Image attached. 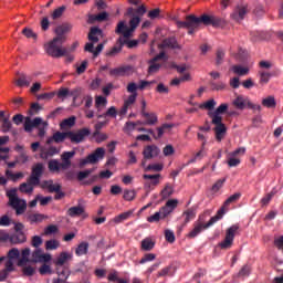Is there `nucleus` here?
Wrapping results in <instances>:
<instances>
[{
  "label": "nucleus",
  "mask_w": 283,
  "mask_h": 283,
  "mask_svg": "<svg viewBox=\"0 0 283 283\" xmlns=\"http://www.w3.org/2000/svg\"><path fill=\"white\" fill-rule=\"evenodd\" d=\"M146 13L147 7H145V4H142L137 9L129 7L126 11V17H132L129 20L130 28L125 24V21H120L118 22L115 32L117 34H123L125 39H129L132 33L138 28V25H140V17H144Z\"/></svg>",
  "instance_id": "f257e3e1"
},
{
  "label": "nucleus",
  "mask_w": 283,
  "mask_h": 283,
  "mask_svg": "<svg viewBox=\"0 0 283 283\" xmlns=\"http://www.w3.org/2000/svg\"><path fill=\"white\" fill-rule=\"evenodd\" d=\"M202 24L219 28V25H222V19L207 14H203L200 18L190 14L186 18V21H177V28H186L188 34H193V32H196Z\"/></svg>",
  "instance_id": "f03ea898"
},
{
  "label": "nucleus",
  "mask_w": 283,
  "mask_h": 283,
  "mask_svg": "<svg viewBox=\"0 0 283 283\" xmlns=\"http://www.w3.org/2000/svg\"><path fill=\"white\" fill-rule=\"evenodd\" d=\"M227 112H229V104L223 103L218 106L214 112L208 113L212 125H214V134L218 143H221L222 138H224V135L227 134V126L222 123V114H227Z\"/></svg>",
  "instance_id": "7ed1b4c3"
},
{
  "label": "nucleus",
  "mask_w": 283,
  "mask_h": 283,
  "mask_svg": "<svg viewBox=\"0 0 283 283\" xmlns=\"http://www.w3.org/2000/svg\"><path fill=\"white\" fill-rule=\"evenodd\" d=\"M7 197L9 198L10 207L14 209L15 213L18 216H23V213H25V210L28 209V201L17 196V188H12L7 191Z\"/></svg>",
  "instance_id": "20e7f679"
},
{
  "label": "nucleus",
  "mask_w": 283,
  "mask_h": 283,
  "mask_svg": "<svg viewBox=\"0 0 283 283\" xmlns=\"http://www.w3.org/2000/svg\"><path fill=\"white\" fill-rule=\"evenodd\" d=\"M65 42L53 38V40L44 46L46 54H49V56H52L53 59H61V56H65V54H67V49H62V45Z\"/></svg>",
  "instance_id": "39448f33"
},
{
  "label": "nucleus",
  "mask_w": 283,
  "mask_h": 283,
  "mask_svg": "<svg viewBox=\"0 0 283 283\" xmlns=\"http://www.w3.org/2000/svg\"><path fill=\"white\" fill-rule=\"evenodd\" d=\"M219 220L220 217L213 216L207 223H202V221L199 218V220L193 223V229L188 233V238H198L201 231H205V229H209V227H213V224H216V222H218Z\"/></svg>",
  "instance_id": "423d86ee"
},
{
  "label": "nucleus",
  "mask_w": 283,
  "mask_h": 283,
  "mask_svg": "<svg viewBox=\"0 0 283 283\" xmlns=\"http://www.w3.org/2000/svg\"><path fill=\"white\" fill-rule=\"evenodd\" d=\"M239 229L240 226L238 224H233L232 227L227 229L224 240L219 243L220 249L227 250L233 247V240H235V233H238Z\"/></svg>",
  "instance_id": "0eeeda50"
},
{
  "label": "nucleus",
  "mask_w": 283,
  "mask_h": 283,
  "mask_svg": "<svg viewBox=\"0 0 283 283\" xmlns=\"http://www.w3.org/2000/svg\"><path fill=\"white\" fill-rule=\"evenodd\" d=\"M105 158V148L99 147L94 153L88 155L85 159L80 161L81 167H85V165H96L98 160H103Z\"/></svg>",
  "instance_id": "6e6552de"
},
{
  "label": "nucleus",
  "mask_w": 283,
  "mask_h": 283,
  "mask_svg": "<svg viewBox=\"0 0 283 283\" xmlns=\"http://www.w3.org/2000/svg\"><path fill=\"white\" fill-rule=\"evenodd\" d=\"M90 134H92V130H90L87 127L78 129L77 132L69 130V139L74 145H78L80 143H83V140H85Z\"/></svg>",
  "instance_id": "1a4fd4ad"
},
{
  "label": "nucleus",
  "mask_w": 283,
  "mask_h": 283,
  "mask_svg": "<svg viewBox=\"0 0 283 283\" xmlns=\"http://www.w3.org/2000/svg\"><path fill=\"white\" fill-rule=\"evenodd\" d=\"M45 170V166L42 163H38L32 167L31 176L28 178V182L30 185H41V176H43V171Z\"/></svg>",
  "instance_id": "9d476101"
},
{
  "label": "nucleus",
  "mask_w": 283,
  "mask_h": 283,
  "mask_svg": "<svg viewBox=\"0 0 283 283\" xmlns=\"http://www.w3.org/2000/svg\"><path fill=\"white\" fill-rule=\"evenodd\" d=\"M242 198V193L235 192L234 195H231L222 205V207L217 211V216L214 218H219V220H222L224 218V213H227V210L229 209L230 205H233V202H238Z\"/></svg>",
  "instance_id": "9b49d317"
},
{
  "label": "nucleus",
  "mask_w": 283,
  "mask_h": 283,
  "mask_svg": "<svg viewBox=\"0 0 283 283\" xmlns=\"http://www.w3.org/2000/svg\"><path fill=\"white\" fill-rule=\"evenodd\" d=\"M167 59L168 57H167V54L165 53V51H161L155 57L149 60L148 74H156V72H158L160 70V67H163V65L160 63H158V61H167Z\"/></svg>",
  "instance_id": "f8f14e48"
},
{
  "label": "nucleus",
  "mask_w": 283,
  "mask_h": 283,
  "mask_svg": "<svg viewBox=\"0 0 283 283\" xmlns=\"http://www.w3.org/2000/svg\"><path fill=\"white\" fill-rule=\"evenodd\" d=\"M72 28H74V25H72V23H70V22H65V23L56 27L55 28V34H56L55 39L65 43V41H67V36H65V34H67V32H72Z\"/></svg>",
  "instance_id": "ddd939ff"
},
{
  "label": "nucleus",
  "mask_w": 283,
  "mask_h": 283,
  "mask_svg": "<svg viewBox=\"0 0 283 283\" xmlns=\"http://www.w3.org/2000/svg\"><path fill=\"white\" fill-rule=\"evenodd\" d=\"M159 50H181L182 46L178 44V40H176V36L166 38L163 40L160 44H158Z\"/></svg>",
  "instance_id": "4468645a"
},
{
  "label": "nucleus",
  "mask_w": 283,
  "mask_h": 283,
  "mask_svg": "<svg viewBox=\"0 0 283 283\" xmlns=\"http://www.w3.org/2000/svg\"><path fill=\"white\" fill-rule=\"evenodd\" d=\"M74 156H76V151L72 150V151H64L61 155V167L62 170L65 171L67 169H70L72 167V158H74Z\"/></svg>",
  "instance_id": "2eb2a0df"
},
{
  "label": "nucleus",
  "mask_w": 283,
  "mask_h": 283,
  "mask_svg": "<svg viewBox=\"0 0 283 283\" xmlns=\"http://www.w3.org/2000/svg\"><path fill=\"white\" fill-rule=\"evenodd\" d=\"M74 156H76V151L72 150V151H64L61 155V167L62 170L65 171L67 169H70L72 167V158H74Z\"/></svg>",
  "instance_id": "dca6fc26"
},
{
  "label": "nucleus",
  "mask_w": 283,
  "mask_h": 283,
  "mask_svg": "<svg viewBox=\"0 0 283 283\" xmlns=\"http://www.w3.org/2000/svg\"><path fill=\"white\" fill-rule=\"evenodd\" d=\"M160 154V148L156 145H148L143 150L144 160H151Z\"/></svg>",
  "instance_id": "f3484780"
},
{
  "label": "nucleus",
  "mask_w": 283,
  "mask_h": 283,
  "mask_svg": "<svg viewBox=\"0 0 283 283\" xmlns=\"http://www.w3.org/2000/svg\"><path fill=\"white\" fill-rule=\"evenodd\" d=\"M248 13H249V8H248L247 4L239 6V7H237V9L231 14V18L234 21H243L244 17H247Z\"/></svg>",
  "instance_id": "a211bd4d"
},
{
  "label": "nucleus",
  "mask_w": 283,
  "mask_h": 283,
  "mask_svg": "<svg viewBox=\"0 0 283 283\" xmlns=\"http://www.w3.org/2000/svg\"><path fill=\"white\" fill-rule=\"evenodd\" d=\"M101 36H103V30L98 27H92L90 29L87 39L88 41H91L92 43H98V41H101Z\"/></svg>",
  "instance_id": "6ab92c4d"
},
{
  "label": "nucleus",
  "mask_w": 283,
  "mask_h": 283,
  "mask_svg": "<svg viewBox=\"0 0 283 283\" xmlns=\"http://www.w3.org/2000/svg\"><path fill=\"white\" fill-rule=\"evenodd\" d=\"M133 67L130 65L119 66L109 71L111 76H129Z\"/></svg>",
  "instance_id": "aec40b11"
},
{
  "label": "nucleus",
  "mask_w": 283,
  "mask_h": 283,
  "mask_svg": "<svg viewBox=\"0 0 283 283\" xmlns=\"http://www.w3.org/2000/svg\"><path fill=\"white\" fill-rule=\"evenodd\" d=\"M19 76L15 81V85L18 87H30V83H32V76L27 75L25 73H17Z\"/></svg>",
  "instance_id": "412c9836"
},
{
  "label": "nucleus",
  "mask_w": 283,
  "mask_h": 283,
  "mask_svg": "<svg viewBox=\"0 0 283 283\" xmlns=\"http://www.w3.org/2000/svg\"><path fill=\"white\" fill-rule=\"evenodd\" d=\"M249 103H251V101L244 95H238L233 101V105L237 109H247Z\"/></svg>",
  "instance_id": "4be33fe9"
},
{
  "label": "nucleus",
  "mask_w": 283,
  "mask_h": 283,
  "mask_svg": "<svg viewBox=\"0 0 283 283\" xmlns=\"http://www.w3.org/2000/svg\"><path fill=\"white\" fill-rule=\"evenodd\" d=\"M65 138H69V132H64V133L56 132L53 134L52 137H50L46 140V145H52V143H56V144L64 143Z\"/></svg>",
  "instance_id": "5701e85b"
},
{
  "label": "nucleus",
  "mask_w": 283,
  "mask_h": 283,
  "mask_svg": "<svg viewBox=\"0 0 283 283\" xmlns=\"http://www.w3.org/2000/svg\"><path fill=\"white\" fill-rule=\"evenodd\" d=\"M27 219L31 224H39L43 222L44 220H48V216L42 213H28Z\"/></svg>",
  "instance_id": "b1692460"
},
{
  "label": "nucleus",
  "mask_w": 283,
  "mask_h": 283,
  "mask_svg": "<svg viewBox=\"0 0 283 283\" xmlns=\"http://www.w3.org/2000/svg\"><path fill=\"white\" fill-rule=\"evenodd\" d=\"M48 169L51 174H61L63 166H61L59 159H51L48 161Z\"/></svg>",
  "instance_id": "393cba45"
},
{
  "label": "nucleus",
  "mask_w": 283,
  "mask_h": 283,
  "mask_svg": "<svg viewBox=\"0 0 283 283\" xmlns=\"http://www.w3.org/2000/svg\"><path fill=\"white\" fill-rule=\"evenodd\" d=\"M125 43L126 41L123 40V36H119L117 40V45L107 51L106 56H116V54L123 50V45H125Z\"/></svg>",
  "instance_id": "a878e982"
},
{
  "label": "nucleus",
  "mask_w": 283,
  "mask_h": 283,
  "mask_svg": "<svg viewBox=\"0 0 283 283\" xmlns=\"http://www.w3.org/2000/svg\"><path fill=\"white\" fill-rule=\"evenodd\" d=\"M42 189H48L50 193H56L61 189V185L54 184L52 180H45L42 182Z\"/></svg>",
  "instance_id": "bb28decb"
},
{
  "label": "nucleus",
  "mask_w": 283,
  "mask_h": 283,
  "mask_svg": "<svg viewBox=\"0 0 283 283\" xmlns=\"http://www.w3.org/2000/svg\"><path fill=\"white\" fill-rule=\"evenodd\" d=\"M107 107V97L103 95L95 96V108L97 112H103Z\"/></svg>",
  "instance_id": "cd10ccee"
},
{
  "label": "nucleus",
  "mask_w": 283,
  "mask_h": 283,
  "mask_svg": "<svg viewBox=\"0 0 283 283\" xmlns=\"http://www.w3.org/2000/svg\"><path fill=\"white\" fill-rule=\"evenodd\" d=\"M25 240H28V238L23 232H15L14 234H11V238H10L11 244H23Z\"/></svg>",
  "instance_id": "c85d7f7f"
},
{
  "label": "nucleus",
  "mask_w": 283,
  "mask_h": 283,
  "mask_svg": "<svg viewBox=\"0 0 283 283\" xmlns=\"http://www.w3.org/2000/svg\"><path fill=\"white\" fill-rule=\"evenodd\" d=\"M25 240H28V238L23 232H15L14 234H11V238H10L11 244H23Z\"/></svg>",
  "instance_id": "c756f323"
},
{
  "label": "nucleus",
  "mask_w": 283,
  "mask_h": 283,
  "mask_svg": "<svg viewBox=\"0 0 283 283\" xmlns=\"http://www.w3.org/2000/svg\"><path fill=\"white\" fill-rule=\"evenodd\" d=\"M67 260H72V254L69 252H62L54 261L55 266H64Z\"/></svg>",
  "instance_id": "7c9ffc66"
},
{
  "label": "nucleus",
  "mask_w": 283,
  "mask_h": 283,
  "mask_svg": "<svg viewBox=\"0 0 283 283\" xmlns=\"http://www.w3.org/2000/svg\"><path fill=\"white\" fill-rule=\"evenodd\" d=\"M133 213H134V211H132V210L123 212V213L116 216L113 219V222L115 224H120V222H125V220H129V218H132Z\"/></svg>",
  "instance_id": "2f4dec72"
},
{
  "label": "nucleus",
  "mask_w": 283,
  "mask_h": 283,
  "mask_svg": "<svg viewBox=\"0 0 283 283\" xmlns=\"http://www.w3.org/2000/svg\"><path fill=\"white\" fill-rule=\"evenodd\" d=\"M156 247V242L151 238H145L142 240V251H151Z\"/></svg>",
  "instance_id": "473e14b6"
},
{
  "label": "nucleus",
  "mask_w": 283,
  "mask_h": 283,
  "mask_svg": "<svg viewBox=\"0 0 283 283\" xmlns=\"http://www.w3.org/2000/svg\"><path fill=\"white\" fill-rule=\"evenodd\" d=\"M87 251H90V243L82 242L75 249V255H77L78 258H81V255H87Z\"/></svg>",
  "instance_id": "72a5a7b5"
},
{
  "label": "nucleus",
  "mask_w": 283,
  "mask_h": 283,
  "mask_svg": "<svg viewBox=\"0 0 283 283\" xmlns=\"http://www.w3.org/2000/svg\"><path fill=\"white\" fill-rule=\"evenodd\" d=\"M83 213H85V208L81 207V206L71 207L67 210V216H70L71 218H76L77 216H83Z\"/></svg>",
  "instance_id": "f704fd0d"
},
{
  "label": "nucleus",
  "mask_w": 283,
  "mask_h": 283,
  "mask_svg": "<svg viewBox=\"0 0 283 283\" xmlns=\"http://www.w3.org/2000/svg\"><path fill=\"white\" fill-rule=\"evenodd\" d=\"M39 185L30 184V181L22 182L19 187V191L21 193H32L34 191V187H38Z\"/></svg>",
  "instance_id": "c9c22d12"
},
{
  "label": "nucleus",
  "mask_w": 283,
  "mask_h": 283,
  "mask_svg": "<svg viewBox=\"0 0 283 283\" xmlns=\"http://www.w3.org/2000/svg\"><path fill=\"white\" fill-rule=\"evenodd\" d=\"M30 248L22 250V258L18 261V266H25L30 262Z\"/></svg>",
  "instance_id": "e433bc0d"
},
{
  "label": "nucleus",
  "mask_w": 283,
  "mask_h": 283,
  "mask_svg": "<svg viewBox=\"0 0 283 283\" xmlns=\"http://www.w3.org/2000/svg\"><path fill=\"white\" fill-rule=\"evenodd\" d=\"M182 217L185 218L182 227H187L190 220H196V210L188 209L182 213Z\"/></svg>",
  "instance_id": "4c0bfd02"
},
{
  "label": "nucleus",
  "mask_w": 283,
  "mask_h": 283,
  "mask_svg": "<svg viewBox=\"0 0 283 283\" xmlns=\"http://www.w3.org/2000/svg\"><path fill=\"white\" fill-rule=\"evenodd\" d=\"M171 196H174V187H171V184H166L165 188L160 191V197L163 200H167Z\"/></svg>",
  "instance_id": "58836bf2"
},
{
  "label": "nucleus",
  "mask_w": 283,
  "mask_h": 283,
  "mask_svg": "<svg viewBox=\"0 0 283 283\" xmlns=\"http://www.w3.org/2000/svg\"><path fill=\"white\" fill-rule=\"evenodd\" d=\"M216 105H218V103L216 102V99L211 98L200 104L199 109H208V112H213V109H216Z\"/></svg>",
  "instance_id": "ea45409f"
},
{
  "label": "nucleus",
  "mask_w": 283,
  "mask_h": 283,
  "mask_svg": "<svg viewBox=\"0 0 283 283\" xmlns=\"http://www.w3.org/2000/svg\"><path fill=\"white\" fill-rule=\"evenodd\" d=\"M76 125V117L71 116L69 118H65L61 122L60 127L61 129H65V127H74Z\"/></svg>",
  "instance_id": "a19ab883"
},
{
  "label": "nucleus",
  "mask_w": 283,
  "mask_h": 283,
  "mask_svg": "<svg viewBox=\"0 0 283 283\" xmlns=\"http://www.w3.org/2000/svg\"><path fill=\"white\" fill-rule=\"evenodd\" d=\"M262 105H263V107H268V109H273V107H275V105H277V103L275 102L274 96H268L262 99Z\"/></svg>",
  "instance_id": "79ce46f5"
},
{
  "label": "nucleus",
  "mask_w": 283,
  "mask_h": 283,
  "mask_svg": "<svg viewBox=\"0 0 283 283\" xmlns=\"http://www.w3.org/2000/svg\"><path fill=\"white\" fill-rule=\"evenodd\" d=\"M232 72L238 74V76H247L249 74V67H244L242 65L232 66Z\"/></svg>",
  "instance_id": "37998d69"
},
{
  "label": "nucleus",
  "mask_w": 283,
  "mask_h": 283,
  "mask_svg": "<svg viewBox=\"0 0 283 283\" xmlns=\"http://www.w3.org/2000/svg\"><path fill=\"white\" fill-rule=\"evenodd\" d=\"M55 271L59 277H62L64 280H67V277H70V269L65 266H56Z\"/></svg>",
  "instance_id": "c03bdc74"
},
{
  "label": "nucleus",
  "mask_w": 283,
  "mask_h": 283,
  "mask_svg": "<svg viewBox=\"0 0 283 283\" xmlns=\"http://www.w3.org/2000/svg\"><path fill=\"white\" fill-rule=\"evenodd\" d=\"M22 269V273L25 277H32V275H34V273H36V268L32 266V265H23L21 266Z\"/></svg>",
  "instance_id": "a18cd8bd"
},
{
  "label": "nucleus",
  "mask_w": 283,
  "mask_h": 283,
  "mask_svg": "<svg viewBox=\"0 0 283 283\" xmlns=\"http://www.w3.org/2000/svg\"><path fill=\"white\" fill-rule=\"evenodd\" d=\"M224 182H227V178H222V179L217 180L213 184V186L211 188V191L213 193H218L222 189V187H224Z\"/></svg>",
  "instance_id": "49530a36"
},
{
  "label": "nucleus",
  "mask_w": 283,
  "mask_h": 283,
  "mask_svg": "<svg viewBox=\"0 0 283 283\" xmlns=\"http://www.w3.org/2000/svg\"><path fill=\"white\" fill-rule=\"evenodd\" d=\"M7 178H10L13 182H17V180L23 178V172H12L11 170H6Z\"/></svg>",
  "instance_id": "de8ad7c7"
},
{
  "label": "nucleus",
  "mask_w": 283,
  "mask_h": 283,
  "mask_svg": "<svg viewBox=\"0 0 283 283\" xmlns=\"http://www.w3.org/2000/svg\"><path fill=\"white\" fill-rule=\"evenodd\" d=\"M59 241L55 239H51L45 242V249L46 251H55V249H59Z\"/></svg>",
  "instance_id": "09e8293b"
},
{
  "label": "nucleus",
  "mask_w": 283,
  "mask_h": 283,
  "mask_svg": "<svg viewBox=\"0 0 283 283\" xmlns=\"http://www.w3.org/2000/svg\"><path fill=\"white\" fill-rule=\"evenodd\" d=\"M66 8L65 6H62L57 9H55L53 11V13L51 14V19H53L54 21H56V19H61V17H63V12H65Z\"/></svg>",
  "instance_id": "8fccbe9b"
},
{
  "label": "nucleus",
  "mask_w": 283,
  "mask_h": 283,
  "mask_svg": "<svg viewBox=\"0 0 283 283\" xmlns=\"http://www.w3.org/2000/svg\"><path fill=\"white\" fill-rule=\"evenodd\" d=\"M269 81H271V73H269L266 71H261L260 72V84L266 85V83H269Z\"/></svg>",
  "instance_id": "3c124183"
},
{
  "label": "nucleus",
  "mask_w": 283,
  "mask_h": 283,
  "mask_svg": "<svg viewBox=\"0 0 283 283\" xmlns=\"http://www.w3.org/2000/svg\"><path fill=\"white\" fill-rule=\"evenodd\" d=\"M144 180H153L151 184L153 185H159L160 184V174L157 175H144L143 176Z\"/></svg>",
  "instance_id": "603ef678"
},
{
  "label": "nucleus",
  "mask_w": 283,
  "mask_h": 283,
  "mask_svg": "<svg viewBox=\"0 0 283 283\" xmlns=\"http://www.w3.org/2000/svg\"><path fill=\"white\" fill-rule=\"evenodd\" d=\"M12 129V122H10V118L4 117L2 119V132L4 134H8V132H10Z\"/></svg>",
  "instance_id": "864d4df0"
},
{
  "label": "nucleus",
  "mask_w": 283,
  "mask_h": 283,
  "mask_svg": "<svg viewBox=\"0 0 283 283\" xmlns=\"http://www.w3.org/2000/svg\"><path fill=\"white\" fill-rule=\"evenodd\" d=\"M93 136H94L96 143H104V140H107V138H108L107 134L101 133L98 130H95L93 133Z\"/></svg>",
  "instance_id": "5fc2aeb1"
},
{
  "label": "nucleus",
  "mask_w": 283,
  "mask_h": 283,
  "mask_svg": "<svg viewBox=\"0 0 283 283\" xmlns=\"http://www.w3.org/2000/svg\"><path fill=\"white\" fill-rule=\"evenodd\" d=\"M148 117H144L146 118L145 125H156V123H158V116L156 113H148Z\"/></svg>",
  "instance_id": "6e6d98bb"
},
{
  "label": "nucleus",
  "mask_w": 283,
  "mask_h": 283,
  "mask_svg": "<svg viewBox=\"0 0 283 283\" xmlns=\"http://www.w3.org/2000/svg\"><path fill=\"white\" fill-rule=\"evenodd\" d=\"M94 172V169H86L84 171L77 172V180L81 182L85 180V178H88L91 174Z\"/></svg>",
  "instance_id": "4d7b16f0"
},
{
  "label": "nucleus",
  "mask_w": 283,
  "mask_h": 283,
  "mask_svg": "<svg viewBox=\"0 0 283 283\" xmlns=\"http://www.w3.org/2000/svg\"><path fill=\"white\" fill-rule=\"evenodd\" d=\"M40 275H52V268L48 264H42L39 269Z\"/></svg>",
  "instance_id": "13d9d810"
},
{
  "label": "nucleus",
  "mask_w": 283,
  "mask_h": 283,
  "mask_svg": "<svg viewBox=\"0 0 283 283\" xmlns=\"http://www.w3.org/2000/svg\"><path fill=\"white\" fill-rule=\"evenodd\" d=\"M22 34L25 35L27 39H34V41H36L38 35H36V33H35L32 29H30V28H24V29L22 30Z\"/></svg>",
  "instance_id": "bf43d9fd"
},
{
  "label": "nucleus",
  "mask_w": 283,
  "mask_h": 283,
  "mask_svg": "<svg viewBox=\"0 0 283 283\" xmlns=\"http://www.w3.org/2000/svg\"><path fill=\"white\" fill-rule=\"evenodd\" d=\"M124 200H127L128 202H132L134 198H136V191L135 190H124Z\"/></svg>",
  "instance_id": "052dcab7"
},
{
  "label": "nucleus",
  "mask_w": 283,
  "mask_h": 283,
  "mask_svg": "<svg viewBox=\"0 0 283 283\" xmlns=\"http://www.w3.org/2000/svg\"><path fill=\"white\" fill-rule=\"evenodd\" d=\"M223 61H224V50L218 49L217 57H216V65H222Z\"/></svg>",
  "instance_id": "680f3d73"
},
{
  "label": "nucleus",
  "mask_w": 283,
  "mask_h": 283,
  "mask_svg": "<svg viewBox=\"0 0 283 283\" xmlns=\"http://www.w3.org/2000/svg\"><path fill=\"white\" fill-rule=\"evenodd\" d=\"M156 260V254L147 253L140 259L139 264H146V262H154Z\"/></svg>",
  "instance_id": "e2e57ef3"
},
{
  "label": "nucleus",
  "mask_w": 283,
  "mask_h": 283,
  "mask_svg": "<svg viewBox=\"0 0 283 283\" xmlns=\"http://www.w3.org/2000/svg\"><path fill=\"white\" fill-rule=\"evenodd\" d=\"M43 109V107H41V105H39V103H33L31 104V108L29 111V115L30 116H34V114H39V112Z\"/></svg>",
  "instance_id": "0e129e2a"
},
{
  "label": "nucleus",
  "mask_w": 283,
  "mask_h": 283,
  "mask_svg": "<svg viewBox=\"0 0 283 283\" xmlns=\"http://www.w3.org/2000/svg\"><path fill=\"white\" fill-rule=\"evenodd\" d=\"M42 254L43 250L36 248L35 251L32 252V262L39 263Z\"/></svg>",
  "instance_id": "69168bd1"
},
{
  "label": "nucleus",
  "mask_w": 283,
  "mask_h": 283,
  "mask_svg": "<svg viewBox=\"0 0 283 283\" xmlns=\"http://www.w3.org/2000/svg\"><path fill=\"white\" fill-rule=\"evenodd\" d=\"M34 129V125L32 124V118L25 117L24 119V132H32Z\"/></svg>",
  "instance_id": "338daca9"
},
{
  "label": "nucleus",
  "mask_w": 283,
  "mask_h": 283,
  "mask_svg": "<svg viewBox=\"0 0 283 283\" xmlns=\"http://www.w3.org/2000/svg\"><path fill=\"white\" fill-rule=\"evenodd\" d=\"M20 255L19 249L13 248L8 252L9 260H17Z\"/></svg>",
  "instance_id": "774afa93"
}]
</instances>
